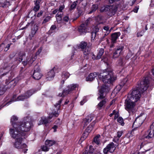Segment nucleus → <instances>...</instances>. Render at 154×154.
Returning a JSON list of instances; mask_svg holds the SVG:
<instances>
[{"label": "nucleus", "mask_w": 154, "mask_h": 154, "mask_svg": "<svg viewBox=\"0 0 154 154\" xmlns=\"http://www.w3.org/2000/svg\"><path fill=\"white\" fill-rule=\"evenodd\" d=\"M90 48L88 46L82 50V51L84 55H87L90 53Z\"/></svg>", "instance_id": "bb28decb"}, {"label": "nucleus", "mask_w": 154, "mask_h": 154, "mask_svg": "<svg viewBox=\"0 0 154 154\" xmlns=\"http://www.w3.org/2000/svg\"><path fill=\"white\" fill-rule=\"evenodd\" d=\"M144 32L141 31L140 32H138L137 34V36L138 37H141L142 36L143 34V33Z\"/></svg>", "instance_id": "052dcab7"}, {"label": "nucleus", "mask_w": 154, "mask_h": 154, "mask_svg": "<svg viewBox=\"0 0 154 154\" xmlns=\"http://www.w3.org/2000/svg\"><path fill=\"white\" fill-rule=\"evenodd\" d=\"M124 47L122 46H119L117 47L116 49V54H118L119 56L121 53V52L123 49Z\"/></svg>", "instance_id": "c756f323"}, {"label": "nucleus", "mask_w": 154, "mask_h": 154, "mask_svg": "<svg viewBox=\"0 0 154 154\" xmlns=\"http://www.w3.org/2000/svg\"><path fill=\"white\" fill-rule=\"evenodd\" d=\"M25 58V53L23 52H21L20 54V57L19 59V61L21 62L23 59Z\"/></svg>", "instance_id": "7c9ffc66"}, {"label": "nucleus", "mask_w": 154, "mask_h": 154, "mask_svg": "<svg viewBox=\"0 0 154 154\" xmlns=\"http://www.w3.org/2000/svg\"><path fill=\"white\" fill-rule=\"evenodd\" d=\"M27 92L28 93V94L29 96V97H30L35 93V91L33 90H31L27 91Z\"/></svg>", "instance_id": "a18cd8bd"}, {"label": "nucleus", "mask_w": 154, "mask_h": 154, "mask_svg": "<svg viewBox=\"0 0 154 154\" xmlns=\"http://www.w3.org/2000/svg\"><path fill=\"white\" fill-rule=\"evenodd\" d=\"M9 131L11 137L16 140L14 144L15 147L18 149L26 148L27 146L25 144H21L23 139L25 138L26 131H14V129L12 128H10Z\"/></svg>", "instance_id": "f257e3e1"}, {"label": "nucleus", "mask_w": 154, "mask_h": 154, "mask_svg": "<svg viewBox=\"0 0 154 154\" xmlns=\"http://www.w3.org/2000/svg\"><path fill=\"white\" fill-rule=\"evenodd\" d=\"M42 150L45 151H48L49 150V148H48V146L47 145H44L42 147Z\"/></svg>", "instance_id": "37998d69"}, {"label": "nucleus", "mask_w": 154, "mask_h": 154, "mask_svg": "<svg viewBox=\"0 0 154 154\" xmlns=\"http://www.w3.org/2000/svg\"><path fill=\"white\" fill-rule=\"evenodd\" d=\"M78 30L81 34L85 33L87 31V27L83 23L79 27Z\"/></svg>", "instance_id": "2eb2a0df"}, {"label": "nucleus", "mask_w": 154, "mask_h": 154, "mask_svg": "<svg viewBox=\"0 0 154 154\" xmlns=\"http://www.w3.org/2000/svg\"><path fill=\"white\" fill-rule=\"evenodd\" d=\"M42 74L40 72H33V78L35 80H39L42 77Z\"/></svg>", "instance_id": "6ab92c4d"}, {"label": "nucleus", "mask_w": 154, "mask_h": 154, "mask_svg": "<svg viewBox=\"0 0 154 154\" xmlns=\"http://www.w3.org/2000/svg\"><path fill=\"white\" fill-rule=\"evenodd\" d=\"M77 9L79 14L80 15L82 14L83 12L82 9L81 8H77Z\"/></svg>", "instance_id": "603ef678"}, {"label": "nucleus", "mask_w": 154, "mask_h": 154, "mask_svg": "<svg viewBox=\"0 0 154 154\" xmlns=\"http://www.w3.org/2000/svg\"><path fill=\"white\" fill-rule=\"evenodd\" d=\"M98 72H93L90 73L86 78L87 81H92L98 75Z\"/></svg>", "instance_id": "4468645a"}, {"label": "nucleus", "mask_w": 154, "mask_h": 154, "mask_svg": "<svg viewBox=\"0 0 154 154\" xmlns=\"http://www.w3.org/2000/svg\"><path fill=\"white\" fill-rule=\"evenodd\" d=\"M70 75L69 73L67 72H63L62 73V79L65 80L69 78Z\"/></svg>", "instance_id": "c85d7f7f"}, {"label": "nucleus", "mask_w": 154, "mask_h": 154, "mask_svg": "<svg viewBox=\"0 0 154 154\" xmlns=\"http://www.w3.org/2000/svg\"><path fill=\"white\" fill-rule=\"evenodd\" d=\"M123 132L122 131H119L117 133V137L118 138L120 137L122 135Z\"/></svg>", "instance_id": "8fccbe9b"}, {"label": "nucleus", "mask_w": 154, "mask_h": 154, "mask_svg": "<svg viewBox=\"0 0 154 154\" xmlns=\"http://www.w3.org/2000/svg\"><path fill=\"white\" fill-rule=\"evenodd\" d=\"M154 134V132L153 130H152V131H150L148 136H146V138H152L153 137Z\"/></svg>", "instance_id": "4c0bfd02"}, {"label": "nucleus", "mask_w": 154, "mask_h": 154, "mask_svg": "<svg viewBox=\"0 0 154 154\" xmlns=\"http://www.w3.org/2000/svg\"><path fill=\"white\" fill-rule=\"evenodd\" d=\"M79 85L77 84H73L69 85L68 86V89L64 90L63 91V93H65V94H67L72 91L78 87Z\"/></svg>", "instance_id": "9d476101"}, {"label": "nucleus", "mask_w": 154, "mask_h": 154, "mask_svg": "<svg viewBox=\"0 0 154 154\" xmlns=\"http://www.w3.org/2000/svg\"><path fill=\"white\" fill-rule=\"evenodd\" d=\"M139 89L137 88L133 90L130 95L128 96V98L130 99L131 100L136 102L140 99L141 96L140 93Z\"/></svg>", "instance_id": "39448f33"}, {"label": "nucleus", "mask_w": 154, "mask_h": 154, "mask_svg": "<svg viewBox=\"0 0 154 154\" xmlns=\"http://www.w3.org/2000/svg\"><path fill=\"white\" fill-rule=\"evenodd\" d=\"M121 0H116V11L118 10L120 11L122 8V6L123 4V2Z\"/></svg>", "instance_id": "f3484780"}, {"label": "nucleus", "mask_w": 154, "mask_h": 154, "mask_svg": "<svg viewBox=\"0 0 154 154\" xmlns=\"http://www.w3.org/2000/svg\"><path fill=\"white\" fill-rule=\"evenodd\" d=\"M22 64L24 66H26L27 64H28V63L27 62V61H26L25 60H24L23 61H22Z\"/></svg>", "instance_id": "774afa93"}, {"label": "nucleus", "mask_w": 154, "mask_h": 154, "mask_svg": "<svg viewBox=\"0 0 154 154\" xmlns=\"http://www.w3.org/2000/svg\"><path fill=\"white\" fill-rule=\"evenodd\" d=\"M104 51V49L103 48L100 49L97 53V59H100L103 55Z\"/></svg>", "instance_id": "cd10ccee"}, {"label": "nucleus", "mask_w": 154, "mask_h": 154, "mask_svg": "<svg viewBox=\"0 0 154 154\" xmlns=\"http://www.w3.org/2000/svg\"><path fill=\"white\" fill-rule=\"evenodd\" d=\"M119 116V114L116 113V118L117 119L118 122L122 126H124L125 123L124 122L123 119L121 117H118Z\"/></svg>", "instance_id": "aec40b11"}, {"label": "nucleus", "mask_w": 154, "mask_h": 154, "mask_svg": "<svg viewBox=\"0 0 154 154\" xmlns=\"http://www.w3.org/2000/svg\"><path fill=\"white\" fill-rule=\"evenodd\" d=\"M69 17L68 16H66L63 18V20L65 22H67L69 20Z\"/></svg>", "instance_id": "4d7b16f0"}, {"label": "nucleus", "mask_w": 154, "mask_h": 154, "mask_svg": "<svg viewBox=\"0 0 154 154\" xmlns=\"http://www.w3.org/2000/svg\"><path fill=\"white\" fill-rule=\"evenodd\" d=\"M40 69L39 66L37 64H36L34 67V72H40Z\"/></svg>", "instance_id": "49530a36"}, {"label": "nucleus", "mask_w": 154, "mask_h": 154, "mask_svg": "<svg viewBox=\"0 0 154 154\" xmlns=\"http://www.w3.org/2000/svg\"><path fill=\"white\" fill-rule=\"evenodd\" d=\"M87 44L86 42H82L80 44V47L81 49L83 50L87 47Z\"/></svg>", "instance_id": "72a5a7b5"}, {"label": "nucleus", "mask_w": 154, "mask_h": 154, "mask_svg": "<svg viewBox=\"0 0 154 154\" xmlns=\"http://www.w3.org/2000/svg\"><path fill=\"white\" fill-rule=\"evenodd\" d=\"M98 5H92L91 11L89 12V14H91L95 12L98 8Z\"/></svg>", "instance_id": "2f4dec72"}, {"label": "nucleus", "mask_w": 154, "mask_h": 154, "mask_svg": "<svg viewBox=\"0 0 154 154\" xmlns=\"http://www.w3.org/2000/svg\"><path fill=\"white\" fill-rule=\"evenodd\" d=\"M91 20V18H89L84 23L85 24V26H86V27H88V25L89 24V22Z\"/></svg>", "instance_id": "3c124183"}, {"label": "nucleus", "mask_w": 154, "mask_h": 154, "mask_svg": "<svg viewBox=\"0 0 154 154\" xmlns=\"http://www.w3.org/2000/svg\"><path fill=\"white\" fill-rule=\"evenodd\" d=\"M37 58V56L35 55H33L31 57H29V59L28 61V64L30 65L35 60V59Z\"/></svg>", "instance_id": "b1692460"}, {"label": "nucleus", "mask_w": 154, "mask_h": 154, "mask_svg": "<svg viewBox=\"0 0 154 154\" xmlns=\"http://www.w3.org/2000/svg\"><path fill=\"white\" fill-rule=\"evenodd\" d=\"M126 103L125 109L127 110L129 113H133L135 111L134 107L135 106V101L131 100L130 99H127Z\"/></svg>", "instance_id": "423d86ee"}, {"label": "nucleus", "mask_w": 154, "mask_h": 154, "mask_svg": "<svg viewBox=\"0 0 154 154\" xmlns=\"http://www.w3.org/2000/svg\"><path fill=\"white\" fill-rule=\"evenodd\" d=\"M88 132L85 131L83 134L82 137H81V139L83 140L85 139L88 137Z\"/></svg>", "instance_id": "58836bf2"}, {"label": "nucleus", "mask_w": 154, "mask_h": 154, "mask_svg": "<svg viewBox=\"0 0 154 154\" xmlns=\"http://www.w3.org/2000/svg\"><path fill=\"white\" fill-rule=\"evenodd\" d=\"M41 121L42 122V124L45 125H47L48 123H50L51 122L48 118L47 119L45 118H42Z\"/></svg>", "instance_id": "c9c22d12"}, {"label": "nucleus", "mask_w": 154, "mask_h": 154, "mask_svg": "<svg viewBox=\"0 0 154 154\" xmlns=\"http://www.w3.org/2000/svg\"><path fill=\"white\" fill-rule=\"evenodd\" d=\"M34 24V22H32L29 23V25H30L32 26V31L31 33L29 35V37L31 38L33 37L34 35L35 34L36 32L38 29V27L37 25L34 24L33 26L32 25Z\"/></svg>", "instance_id": "ddd939ff"}, {"label": "nucleus", "mask_w": 154, "mask_h": 154, "mask_svg": "<svg viewBox=\"0 0 154 154\" xmlns=\"http://www.w3.org/2000/svg\"><path fill=\"white\" fill-rule=\"evenodd\" d=\"M51 17L50 16H47V17L43 20V21L42 23H45L46 22L49 21L51 19Z\"/></svg>", "instance_id": "c03bdc74"}, {"label": "nucleus", "mask_w": 154, "mask_h": 154, "mask_svg": "<svg viewBox=\"0 0 154 154\" xmlns=\"http://www.w3.org/2000/svg\"><path fill=\"white\" fill-rule=\"evenodd\" d=\"M52 113L56 117L59 114V113L58 111L57 112L55 111Z\"/></svg>", "instance_id": "69168bd1"}, {"label": "nucleus", "mask_w": 154, "mask_h": 154, "mask_svg": "<svg viewBox=\"0 0 154 154\" xmlns=\"http://www.w3.org/2000/svg\"><path fill=\"white\" fill-rule=\"evenodd\" d=\"M89 151L85 150L82 154H102L100 152H97L96 153H93L94 149L91 146H89Z\"/></svg>", "instance_id": "a211bd4d"}, {"label": "nucleus", "mask_w": 154, "mask_h": 154, "mask_svg": "<svg viewBox=\"0 0 154 154\" xmlns=\"http://www.w3.org/2000/svg\"><path fill=\"white\" fill-rule=\"evenodd\" d=\"M149 83L150 79L149 77L144 78L141 81L138 83L137 88L140 90L141 93H143L147 89Z\"/></svg>", "instance_id": "20e7f679"}, {"label": "nucleus", "mask_w": 154, "mask_h": 154, "mask_svg": "<svg viewBox=\"0 0 154 154\" xmlns=\"http://www.w3.org/2000/svg\"><path fill=\"white\" fill-rule=\"evenodd\" d=\"M78 2V0H77L76 1L74 2L71 5L69 10H72L73 9H75Z\"/></svg>", "instance_id": "f704fd0d"}, {"label": "nucleus", "mask_w": 154, "mask_h": 154, "mask_svg": "<svg viewBox=\"0 0 154 154\" xmlns=\"http://www.w3.org/2000/svg\"><path fill=\"white\" fill-rule=\"evenodd\" d=\"M26 99L25 97H24V95L23 94L19 96L17 98V99L15 100H12V101H18L19 100H23L24 99Z\"/></svg>", "instance_id": "e433bc0d"}, {"label": "nucleus", "mask_w": 154, "mask_h": 154, "mask_svg": "<svg viewBox=\"0 0 154 154\" xmlns=\"http://www.w3.org/2000/svg\"><path fill=\"white\" fill-rule=\"evenodd\" d=\"M106 100L105 99L101 101L100 102L97 106V108L99 109H101L103 106L106 104Z\"/></svg>", "instance_id": "a878e982"}, {"label": "nucleus", "mask_w": 154, "mask_h": 154, "mask_svg": "<svg viewBox=\"0 0 154 154\" xmlns=\"http://www.w3.org/2000/svg\"><path fill=\"white\" fill-rule=\"evenodd\" d=\"M56 17L57 23H61L62 21L61 14H57L56 15Z\"/></svg>", "instance_id": "473e14b6"}, {"label": "nucleus", "mask_w": 154, "mask_h": 154, "mask_svg": "<svg viewBox=\"0 0 154 154\" xmlns=\"http://www.w3.org/2000/svg\"><path fill=\"white\" fill-rule=\"evenodd\" d=\"M43 13V11H40V12L37 14V17H40L42 15Z\"/></svg>", "instance_id": "0e129e2a"}, {"label": "nucleus", "mask_w": 154, "mask_h": 154, "mask_svg": "<svg viewBox=\"0 0 154 154\" xmlns=\"http://www.w3.org/2000/svg\"><path fill=\"white\" fill-rule=\"evenodd\" d=\"M116 149L115 145L113 142L109 143L103 149V152L104 154H107L108 152H113Z\"/></svg>", "instance_id": "1a4fd4ad"}, {"label": "nucleus", "mask_w": 154, "mask_h": 154, "mask_svg": "<svg viewBox=\"0 0 154 154\" xmlns=\"http://www.w3.org/2000/svg\"><path fill=\"white\" fill-rule=\"evenodd\" d=\"M56 29V26L55 25H53L51 26L50 30V31H51V32H52V31Z\"/></svg>", "instance_id": "bf43d9fd"}, {"label": "nucleus", "mask_w": 154, "mask_h": 154, "mask_svg": "<svg viewBox=\"0 0 154 154\" xmlns=\"http://www.w3.org/2000/svg\"><path fill=\"white\" fill-rule=\"evenodd\" d=\"M113 115H114V119H116V110H114L113 111L112 113H111L109 115V116L110 117H111Z\"/></svg>", "instance_id": "6e6d98bb"}, {"label": "nucleus", "mask_w": 154, "mask_h": 154, "mask_svg": "<svg viewBox=\"0 0 154 154\" xmlns=\"http://www.w3.org/2000/svg\"><path fill=\"white\" fill-rule=\"evenodd\" d=\"M109 90V88L108 86L103 85L101 88L99 90L98 94L100 96L97 98V99L99 100L100 99L104 98L106 93L108 92Z\"/></svg>", "instance_id": "6e6552de"}, {"label": "nucleus", "mask_w": 154, "mask_h": 154, "mask_svg": "<svg viewBox=\"0 0 154 154\" xmlns=\"http://www.w3.org/2000/svg\"><path fill=\"white\" fill-rule=\"evenodd\" d=\"M109 10L110 12L109 15L111 16L114 15L116 13V6L114 5L104 6L101 8L100 11L102 12H106Z\"/></svg>", "instance_id": "0eeeda50"}, {"label": "nucleus", "mask_w": 154, "mask_h": 154, "mask_svg": "<svg viewBox=\"0 0 154 154\" xmlns=\"http://www.w3.org/2000/svg\"><path fill=\"white\" fill-rule=\"evenodd\" d=\"M41 2V0H37L35 3V6L33 8V10L34 11H38L40 8L39 4Z\"/></svg>", "instance_id": "4be33fe9"}, {"label": "nucleus", "mask_w": 154, "mask_h": 154, "mask_svg": "<svg viewBox=\"0 0 154 154\" xmlns=\"http://www.w3.org/2000/svg\"><path fill=\"white\" fill-rule=\"evenodd\" d=\"M139 9V6H136L135 8L133 9V11L135 13H137Z\"/></svg>", "instance_id": "13d9d810"}, {"label": "nucleus", "mask_w": 154, "mask_h": 154, "mask_svg": "<svg viewBox=\"0 0 154 154\" xmlns=\"http://www.w3.org/2000/svg\"><path fill=\"white\" fill-rule=\"evenodd\" d=\"M16 95H13V97H12V98L11 100L10 101H9L8 102L7 104H10V103L11 102H14V101H12V100H15L16 99H17V98H16Z\"/></svg>", "instance_id": "09e8293b"}, {"label": "nucleus", "mask_w": 154, "mask_h": 154, "mask_svg": "<svg viewBox=\"0 0 154 154\" xmlns=\"http://www.w3.org/2000/svg\"><path fill=\"white\" fill-rule=\"evenodd\" d=\"M115 1L116 0H109V3L110 4H113L114 3V5H113L116 6V5H115Z\"/></svg>", "instance_id": "338daca9"}, {"label": "nucleus", "mask_w": 154, "mask_h": 154, "mask_svg": "<svg viewBox=\"0 0 154 154\" xmlns=\"http://www.w3.org/2000/svg\"><path fill=\"white\" fill-rule=\"evenodd\" d=\"M99 30V28L98 26H96L94 29V32H96V33L97 32H98Z\"/></svg>", "instance_id": "864d4df0"}, {"label": "nucleus", "mask_w": 154, "mask_h": 154, "mask_svg": "<svg viewBox=\"0 0 154 154\" xmlns=\"http://www.w3.org/2000/svg\"><path fill=\"white\" fill-rule=\"evenodd\" d=\"M143 122V119L142 117H138L136 119L134 124L137 126H140Z\"/></svg>", "instance_id": "dca6fc26"}, {"label": "nucleus", "mask_w": 154, "mask_h": 154, "mask_svg": "<svg viewBox=\"0 0 154 154\" xmlns=\"http://www.w3.org/2000/svg\"><path fill=\"white\" fill-rule=\"evenodd\" d=\"M63 100L62 99H61L59 100V101H58V103H56V104L54 105V106L55 107H58V109L57 110H59V108L60 106V104L62 102V101Z\"/></svg>", "instance_id": "a19ab883"}, {"label": "nucleus", "mask_w": 154, "mask_h": 154, "mask_svg": "<svg viewBox=\"0 0 154 154\" xmlns=\"http://www.w3.org/2000/svg\"><path fill=\"white\" fill-rule=\"evenodd\" d=\"M24 96V97L26 99H27L29 98V96L28 95V93L27 92H26L24 94H23Z\"/></svg>", "instance_id": "680f3d73"}, {"label": "nucleus", "mask_w": 154, "mask_h": 154, "mask_svg": "<svg viewBox=\"0 0 154 154\" xmlns=\"http://www.w3.org/2000/svg\"><path fill=\"white\" fill-rule=\"evenodd\" d=\"M111 42L112 44L110 45V48H112L114 47V44L116 42V32L111 35Z\"/></svg>", "instance_id": "5701e85b"}, {"label": "nucleus", "mask_w": 154, "mask_h": 154, "mask_svg": "<svg viewBox=\"0 0 154 154\" xmlns=\"http://www.w3.org/2000/svg\"><path fill=\"white\" fill-rule=\"evenodd\" d=\"M64 5H60L59 9V11L60 12H61L64 9Z\"/></svg>", "instance_id": "e2e57ef3"}, {"label": "nucleus", "mask_w": 154, "mask_h": 154, "mask_svg": "<svg viewBox=\"0 0 154 154\" xmlns=\"http://www.w3.org/2000/svg\"><path fill=\"white\" fill-rule=\"evenodd\" d=\"M96 122L94 121L92 122L88 127L86 129L85 131L88 133H90L92 130L93 127L95 125Z\"/></svg>", "instance_id": "412c9836"}, {"label": "nucleus", "mask_w": 154, "mask_h": 154, "mask_svg": "<svg viewBox=\"0 0 154 154\" xmlns=\"http://www.w3.org/2000/svg\"><path fill=\"white\" fill-rule=\"evenodd\" d=\"M12 44L11 43L10 44H8L7 45L6 47L5 48V51H7L9 49V48H10L11 45Z\"/></svg>", "instance_id": "5fc2aeb1"}, {"label": "nucleus", "mask_w": 154, "mask_h": 154, "mask_svg": "<svg viewBox=\"0 0 154 154\" xmlns=\"http://www.w3.org/2000/svg\"><path fill=\"white\" fill-rule=\"evenodd\" d=\"M56 70V68L54 67L51 70L48 72L46 75V79L48 80H52L55 76V71Z\"/></svg>", "instance_id": "9b49d317"}, {"label": "nucleus", "mask_w": 154, "mask_h": 154, "mask_svg": "<svg viewBox=\"0 0 154 154\" xmlns=\"http://www.w3.org/2000/svg\"><path fill=\"white\" fill-rule=\"evenodd\" d=\"M94 117V115L91 114L88 115L86 118L83 120V123L84 124V126H86L93 120Z\"/></svg>", "instance_id": "f8f14e48"}, {"label": "nucleus", "mask_w": 154, "mask_h": 154, "mask_svg": "<svg viewBox=\"0 0 154 154\" xmlns=\"http://www.w3.org/2000/svg\"><path fill=\"white\" fill-rule=\"evenodd\" d=\"M55 143V141L53 140H46L45 141V145L49 147L52 146Z\"/></svg>", "instance_id": "393cba45"}, {"label": "nucleus", "mask_w": 154, "mask_h": 154, "mask_svg": "<svg viewBox=\"0 0 154 154\" xmlns=\"http://www.w3.org/2000/svg\"><path fill=\"white\" fill-rule=\"evenodd\" d=\"M100 136V135L99 136H97L94 138V142L97 144H99L98 138Z\"/></svg>", "instance_id": "79ce46f5"}, {"label": "nucleus", "mask_w": 154, "mask_h": 154, "mask_svg": "<svg viewBox=\"0 0 154 154\" xmlns=\"http://www.w3.org/2000/svg\"><path fill=\"white\" fill-rule=\"evenodd\" d=\"M18 117L15 116H12L11 119V122L14 128V131H29L32 126L31 122L27 121L16 122Z\"/></svg>", "instance_id": "f03ea898"}, {"label": "nucleus", "mask_w": 154, "mask_h": 154, "mask_svg": "<svg viewBox=\"0 0 154 154\" xmlns=\"http://www.w3.org/2000/svg\"><path fill=\"white\" fill-rule=\"evenodd\" d=\"M99 76L100 79H101L102 81L105 83H111L114 79L112 71L108 69L104 70L103 73H101Z\"/></svg>", "instance_id": "7ed1b4c3"}, {"label": "nucleus", "mask_w": 154, "mask_h": 154, "mask_svg": "<svg viewBox=\"0 0 154 154\" xmlns=\"http://www.w3.org/2000/svg\"><path fill=\"white\" fill-rule=\"evenodd\" d=\"M91 40L92 41L93 40H94V39H95V38L96 36V32H92L91 33Z\"/></svg>", "instance_id": "de8ad7c7"}, {"label": "nucleus", "mask_w": 154, "mask_h": 154, "mask_svg": "<svg viewBox=\"0 0 154 154\" xmlns=\"http://www.w3.org/2000/svg\"><path fill=\"white\" fill-rule=\"evenodd\" d=\"M124 85V83L123 82L122 83V82L121 83V84L118 85L116 86V88H117L118 92L120 91V90L121 89L122 87Z\"/></svg>", "instance_id": "ea45409f"}]
</instances>
